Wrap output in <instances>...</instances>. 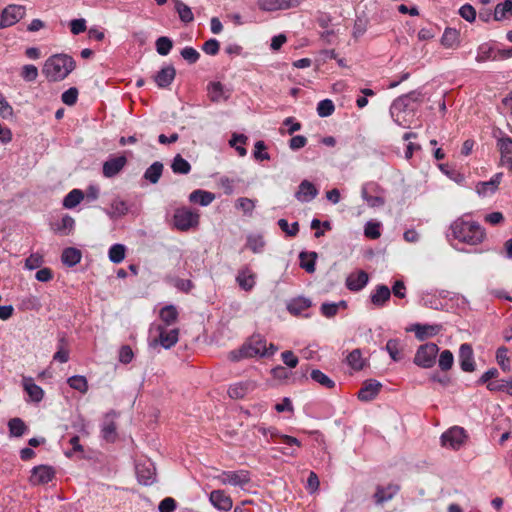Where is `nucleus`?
I'll list each match as a JSON object with an SVG mask.
<instances>
[{"instance_id":"obj_1","label":"nucleus","mask_w":512,"mask_h":512,"mask_svg":"<svg viewBox=\"0 0 512 512\" xmlns=\"http://www.w3.org/2000/svg\"><path fill=\"white\" fill-rule=\"evenodd\" d=\"M485 237V229L477 221L465 217L455 219L446 233V238L451 245H453V241H457L469 246H476L481 244Z\"/></svg>"},{"instance_id":"obj_2","label":"nucleus","mask_w":512,"mask_h":512,"mask_svg":"<svg viewBox=\"0 0 512 512\" xmlns=\"http://www.w3.org/2000/svg\"><path fill=\"white\" fill-rule=\"evenodd\" d=\"M76 63L67 54H56L50 56L43 66V74L49 81L57 82L64 80L74 69Z\"/></svg>"},{"instance_id":"obj_3","label":"nucleus","mask_w":512,"mask_h":512,"mask_svg":"<svg viewBox=\"0 0 512 512\" xmlns=\"http://www.w3.org/2000/svg\"><path fill=\"white\" fill-rule=\"evenodd\" d=\"M420 93L413 91L402 95L395 99L390 106V115L395 124L400 127H409L410 120L408 116H412L413 109L410 108L412 101L419 99Z\"/></svg>"},{"instance_id":"obj_4","label":"nucleus","mask_w":512,"mask_h":512,"mask_svg":"<svg viewBox=\"0 0 512 512\" xmlns=\"http://www.w3.org/2000/svg\"><path fill=\"white\" fill-rule=\"evenodd\" d=\"M276 351L277 347L272 343L267 346L266 339L260 334L253 335L240 349V353L245 357L272 356Z\"/></svg>"},{"instance_id":"obj_5","label":"nucleus","mask_w":512,"mask_h":512,"mask_svg":"<svg viewBox=\"0 0 512 512\" xmlns=\"http://www.w3.org/2000/svg\"><path fill=\"white\" fill-rule=\"evenodd\" d=\"M157 332V337H155L151 342V347H156L160 345L164 349H170L173 347L179 339V329H167L164 325H157L154 327Z\"/></svg>"},{"instance_id":"obj_6","label":"nucleus","mask_w":512,"mask_h":512,"mask_svg":"<svg viewBox=\"0 0 512 512\" xmlns=\"http://www.w3.org/2000/svg\"><path fill=\"white\" fill-rule=\"evenodd\" d=\"M439 347L435 343H426L421 345L416 351L414 363L422 368H431L434 366Z\"/></svg>"},{"instance_id":"obj_7","label":"nucleus","mask_w":512,"mask_h":512,"mask_svg":"<svg viewBox=\"0 0 512 512\" xmlns=\"http://www.w3.org/2000/svg\"><path fill=\"white\" fill-rule=\"evenodd\" d=\"M174 225L180 231H187L199 224V214L188 208H180L175 211Z\"/></svg>"},{"instance_id":"obj_8","label":"nucleus","mask_w":512,"mask_h":512,"mask_svg":"<svg viewBox=\"0 0 512 512\" xmlns=\"http://www.w3.org/2000/svg\"><path fill=\"white\" fill-rule=\"evenodd\" d=\"M467 439L466 431L459 426H454L445 431L441 436L442 446L453 450L460 449Z\"/></svg>"},{"instance_id":"obj_9","label":"nucleus","mask_w":512,"mask_h":512,"mask_svg":"<svg viewBox=\"0 0 512 512\" xmlns=\"http://www.w3.org/2000/svg\"><path fill=\"white\" fill-rule=\"evenodd\" d=\"M216 479L222 485H232L244 487L250 482V473L247 470L223 471L216 476Z\"/></svg>"},{"instance_id":"obj_10","label":"nucleus","mask_w":512,"mask_h":512,"mask_svg":"<svg viewBox=\"0 0 512 512\" xmlns=\"http://www.w3.org/2000/svg\"><path fill=\"white\" fill-rule=\"evenodd\" d=\"M25 15V7L8 5L0 15V29L10 27L20 21Z\"/></svg>"},{"instance_id":"obj_11","label":"nucleus","mask_w":512,"mask_h":512,"mask_svg":"<svg viewBox=\"0 0 512 512\" xmlns=\"http://www.w3.org/2000/svg\"><path fill=\"white\" fill-rule=\"evenodd\" d=\"M136 476L139 483L143 485H151L156 478V469L152 462L149 460L138 462L135 466Z\"/></svg>"},{"instance_id":"obj_12","label":"nucleus","mask_w":512,"mask_h":512,"mask_svg":"<svg viewBox=\"0 0 512 512\" xmlns=\"http://www.w3.org/2000/svg\"><path fill=\"white\" fill-rule=\"evenodd\" d=\"M55 472L52 467L39 465L32 469L30 482L33 485L47 484L54 478Z\"/></svg>"},{"instance_id":"obj_13","label":"nucleus","mask_w":512,"mask_h":512,"mask_svg":"<svg viewBox=\"0 0 512 512\" xmlns=\"http://www.w3.org/2000/svg\"><path fill=\"white\" fill-rule=\"evenodd\" d=\"M459 364L464 372H473L476 368L473 349L468 343L461 344L459 348Z\"/></svg>"},{"instance_id":"obj_14","label":"nucleus","mask_w":512,"mask_h":512,"mask_svg":"<svg viewBox=\"0 0 512 512\" xmlns=\"http://www.w3.org/2000/svg\"><path fill=\"white\" fill-rule=\"evenodd\" d=\"M497 147L501 154V165L512 170V139L508 136L499 138Z\"/></svg>"},{"instance_id":"obj_15","label":"nucleus","mask_w":512,"mask_h":512,"mask_svg":"<svg viewBox=\"0 0 512 512\" xmlns=\"http://www.w3.org/2000/svg\"><path fill=\"white\" fill-rule=\"evenodd\" d=\"M318 195V189L315 187V185L308 181L303 180L299 186L298 190L295 193V197L299 202L307 203L312 201L314 198H316Z\"/></svg>"},{"instance_id":"obj_16","label":"nucleus","mask_w":512,"mask_h":512,"mask_svg":"<svg viewBox=\"0 0 512 512\" xmlns=\"http://www.w3.org/2000/svg\"><path fill=\"white\" fill-rule=\"evenodd\" d=\"M236 282L244 291H251L256 284V274L248 266L242 267L236 276Z\"/></svg>"},{"instance_id":"obj_17","label":"nucleus","mask_w":512,"mask_h":512,"mask_svg":"<svg viewBox=\"0 0 512 512\" xmlns=\"http://www.w3.org/2000/svg\"><path fill=\"white\" fill-rule=\"evenodd\" d=\"M368 281V274L363 270H359L348 275L346 278V287L350 291L358 292L367 285Z\"/></svg>"},{"instance_id":"obj_18","label":"nucleus","mask_w":512,"mask_h":512,"mask_svg":"<svg viewBox=\"0 0 512 512\" xmlns=\"http://www.w3.org/2000/svg\"><path fill=\"white\" fill-rule=\"evenodd\" d=\"M209 500L220 511H229L233 506L231 497L223 490L212 491L209 495Z\"/></svg>"},{"instance_id":"obj_19","label":"nucleus","mask_w":512,"mask_h":512,"mask_svg":"<svg viewBox=\"0 0 512 512\" xmlns=\"http://www.w3.org/2000/svg\"><path fill=\"white\" fill-rule=\"evenodd\" d=\"M22 386L30 401L39 403L44 398V390L34 382L32 377H23Z\"/></svg>"},{"instance_id":"obj_20","label":"nucleus","mask_w":512,"mask_h":512,"mask_svg":"<svg viewBox=\"0 0 512 512\" xmlns=\"http://www.w3.org/2000/svg\"><path fill=\"white\" fill-rule=\"evenodd\" d=\"M127 159L125 156H118L110 158L103 164V175L107 178L116 176L126 165Z\"/></svg>"},{"instance_id":"obj_21","label":"nucleus","mask_w":512,"mask_h":512,"mask_svg":"<svg viewBox=\"0 0 512 512\" xmlns=\"http://www.w3.org/2000/svg\"><path fill=\"white\" fill-rule=\"evenodd\" d=\"M256 388V383L252 380H245L232 384L228 388V395L233 399H240Z\"/></svg>"},{"instance_id":"obj_22","label":"nucleus","mask_w":512,"mask_h":512,"mask_svg":"<svg viewBox=\"0 0 512 512\" xmlns=\"http://www.w3.org/2000/svg\"><path fill=\"white\" fill-rule=\"evenodd\" d=\"M502 177V173H496L489 181L479 182L476 185L477 193L482 197L494 194L498 189Z\"/></svg>"},{"instance_id":"obj_23","label":"nucleus","mask_w":512,"mask_h":512,"mask_svg":"<svg viewBox=\"0 0 512 512\" xmlns=\"http://www.w3.org/2000/svg\"><path fill=\"white\" fill-rule=\"evenodd\" d=\"M116 416L117 413L115 411H110L105 415V419L102 424V437L108 442H113L116 439V424L114 422V418Z\"/></svg>"},{"instance_id":"obj_24","label":"nucleus","mask_w":512,"mask_h":512,"mask_svg":"<svg viewBox=\"0 0 512 512\" xmlns=\"http://www.w3.org/2000/svg\"><path fill=\"white\" fill-rule=\"evenodd\" d=\"M382 385L376 380H368L358 392V398L361 401H371L379 393Z\"/></svg>"},{"instance_id":"obj_25","label":"nucleus","mask_w":512,"mask_h":512,"mask_svg":"<svg viewBox=\"0 0 512 512\" xmlns=\"http://www.w3.org/2000/svg\"><path fill=\"white\" fill-rule=\"evenodd\" d=\"M176 70L172 65L163 67L154 76V81L159 88H167L174 80Z\"/></svg>"},{"instance_id":"obj_26","label":"nucleus","mask_w":512,"mask_h":512,"mask_svg":"<svg viewBox=\"0 0 512 512\" xmlns=\"http://www.w3.org/2000/svg\"><path fill=\"white\" fill-rule=\"evenodd\" d=\"M377 188L378 186L375 183H366L362 186L361 189V196L363 200L368 204V206L372 208L380 207L385 204V200L383 197L369 195V191H374Z\"/></svg>"},{"instance_id":"obj_27","label":"nucleus","mask_w":512,"mask_h":512,"mask_svg":"<svg viewBox=\"0 0 512 512\" xmlns=\"http://www.w3.org/2000/svg\"><path fill=\"white\" fill-rule=\"evenodd\" d=\"M391 297V290L386 285H377L370 295L372 304L383 307Z\"/></svg>"},{"instance_id":"obj_28","label":"nucleus","mask_w":512,"mask_h":512,"mask_svg":"<svg viewBox=\"0 0 512 512\" xmlns=\"http://www.w3.org/2000/svg\"><path fill=\"white\" fill-rule=\"evenodd\" d=\"M441 329L442 326L439 324H415L413 328L416 338L420 341H423L428 337L437 335L441 331Z\"/></svg>"},{"instance_id":"obj_29","label":"nucleus","mask_w":512,"mask_h":512,"mask_svg":"<svg viewBox=\"0 0 512 512\" xmlns=\"http://www.w3.org/2000/svg\"><path fill=\"white\" fill-rule=\"evenodd\" d=\"M400 487L397 484H389L386 487L378 486L374 494L376 503L382 504L391 500L399 491Z\"/></svg>"},{"instance_id":"obj_30","label":"nucleus","mask_w":512,"mask_h":512,"mask_svg":"<svg viewBox=\"0 0 512 512\" xmlns=\"http://www.w3.org/2000/svg\"><path fill=\"white\" fill-rule=\"evenodd\" d=\"M441 44L445 48H457L460 44V32L455 28L447 27L441 37Z\"/></svg>"},{"instance_id":"obj_31","label":"nucleus","mask_w":512,"mask_h":512,"mask_svg":"<svg viewBox=\"0 0 512 512\" xmlns=\"http://www.w3.org/2000/svg\"><path fill=\"white\" fill-rule=\"evenodd\" d=\"M214 200H215L214 193H212L210 191L202 190V189L194 190L189 195L190 202L198 203L199 205H201L203 207L210 205Z\"/></svg>"},{"instance_id":"obj_32","label":"nucleus","mask_w":512,"mask_h":512,"mask_svg":"<svg viewBox=\"0 0 512 512\" xmlns=\"http://www.w3.org/2000/svg\"><path fill=\"white\" fill-rule=\"evenodd\" d=\"M82 258L81 251L74 247L65 248L61 255V261L68 267L77 265Z\"/></svg>"},{"instance_id":"obj_33","label":"nucleus","mask_w":512,"mask_h":512,"mask_svg":"<svg viewBox=\"0 0 512 512\" xmlns=\"http://www.w3.org/2000/svg\"><path fill=\"white\" fill-rule=\"evenodd\" d=\"M311 306V300L306 297H297L287 304V310L293 315H299Z\"/></svg>"},{"instance_id":"obj_34","label":"nucleus","mask_w":512,"mask_h":512,"mask_svg":"<svg viewBox=\"0 0 512 512\" xmlns=\"http://www.w3.org/2000/svg\"><path fill=\"white\" fill-rule=\"evenodd\" d=\"M163 164L159 161L152 163L144 172V179L150 182L151 184H156L162 173H163Z\"/></svg>"},{"instance_id":"obj_35","label":"nucleus","mask_w":512,"mask_h":512,"mask_svg":"<svg viewBox=\"0 0 512 512\" xmlns=\"http://www.w3.org/2000/svg\"><path fill=\"white\" fill-rule=\"evenodd\" d=\"M316 259H317L316 252L302 251L299 254L300 267L302 269H304L307 273H313L315 271Z\"/></svg>"},{"instance_id":"obj_36","label":"nucleus","mask_w":512,"mask_h":512,"mask_svg":"<svg viewBox=\"0 0 512 512\" xmlns=\"http://www.w3.org/2000/svg\"><path fill=\"white\" fill-rule=\"evenodd\" d=\"M257 7L264 12H275L286 10L284 0H257Z\"/></svg>"},{"instance_id":"obj_37","label":"nucleus","mask_w":512,"mask_h":512,"mask_svg":"<svg viewBox=\"0 0 512 512\" xmlns=\"http://www.w3.org/2000/svg\"><path fill=\"white\" fill-rule=\"evenodd\" d=\"M129 207L126 201L116 198L111 202L110 211L107 214L111 218H120L128 213Z\"/></svg>"},{"instance_id":"obj_38","label":"nucleus","mask_w":512,"mask_h":512,"mask_svg":"<svg viewBox=\"0 0 512 512\" xmlns=\"http://www.w3.org/2000/svg\"><path fill=\"white\" fill-rule=\"evenodd\" d=\"M178 310L174 305H166L164 306L159 313V317L165 326H170L174 324L178 319Z\"/></svg>"},{"instance_id":"obj_39","label":"nucleus","mask_w":512,"mask_h":512,"mask_svg":"<svg viewBox=\"0 0 512 512\" xmlns=\"http://www.w3.org/2000/svg\"><path fill=\"white\" fill-rule=\"evenodd\" d=\"M8 429L11 437H21L27 432L28 427L21 418L15 417L9 420Z\"/></svg>"},{"instance_id":"obj_40","label":"nucleus","mask_w":512,"mask_h":512,"mask_svg":"<svg viewBox=\"0 0 512 512\" xmlns=\"http://www.w3.org/2000/svg\"><path fill=\"white\" fill-rule=\"evenodd\" d=\"M171 169L175 174L186 175L191 171V165L180 154H177L172 160Z\"/></svg>"},{"instance_id":"obj_41","label":"nucleus","mask_w":512,"mask_h":512,"mask_svg":"<svg viewBox=\"0 0 512 512\" xmlns=\"http://www.w3.org/2000/svg\"><path fill=\"white\" fill-rule=\"evenodd\" d=\"M487 389L491 392H506L512 395V381L510 379H501L487 384Z\"/></svg>"},{"instance_id":"obj_42","label":"nucleus","mask_w":512,"mask_h":512,"mask_svg":"<svg viewBox=\"0 0 512 512\" xmlns=\"http://www.w3.org/2000/svg\"><path fill=\"white\" fill-rule=\"evenodd\" d=\"M84 198V194L79 189L71 190L63 200V206L67 209L76 207Z\"/></svg>"},{"instance_id":"obj_43","label":"nucleus","mask_w":512,"mask_h":512,"mask_svg":"<svg viewBox=\"0 0 512 512\" xmlns=\"http://www.w3.org/2000/svg\"><path fill=\"white\" fill-rule=\"evenodd\" d=\"M246 245L253 253H262L265 247V240L262 235L251 234L247 237Z\"/></svg>"},{"instance_id":"obj_44","label":"nucleus","mask_w":512,"mask_h":512,"mask_svg":"<svg viewBox=\"0 0 512 512\" xmlns=\"http://www.w3.org/2000/svg\"><path fill=\"white\" fill-rule=\"evenodd\" d=\"M508 15H512V0H505L496 5L494 10V20L501 21Z\"/></svg>"},{"instance_id":"obj_45","label":"nucleus","mask_w":512,"mask_h":512,"mask_svg":"<svg viewBox=\"0 0 512 512\" xmlns=\"http://www.w3.org/2000/svg\"><path fill=\"white\" fill-rule=\"evenodd\" d=\"M67 383L72 389L77 390L82 394H85L88 391V382L85 376H71L68 378Z\"/></svg>"},{"instance_id":"obj_46","label":"nucleus","mask_w":512,"mask_h":512,"mask_svg":"<svg viewBox=\"0 0 512 512\" xmlns=\"http://www.w3.org/2000/svg\"><path fill=\"white\" fill-rule=\"evenodd\" d=\"M208 95L213 102H219L227 98L224 95V86L220 82H212L208 85Z\"/></svg>"},{"instance_id":"obj_47","label":"nucleus","mask_w":512,"mask_h":512,"mask_svg":"<svg viewBox=\"0 0 512 512\" xmlns=\"http://www.w3.org/2000/svg\"><path fill=\"white\" fill-rule=\"evenodd\" d=\"M476 61L478 63L486 62L490 59H496V56H493V48L488 43H483L477 48Z\"/></svg>"},{"instance_id":"obj_48","label":"nucleus","mask_w":512,"mask_h":512,"mask_svg":"<svg viewBox=\"0 0 512 512\" xmlns=\"http://www.w3.org/2000/svg\"><path fill=\"white\" fill-rule=\"evenodd\" d=\"M175 9L179 15V18L184 23H190L193 21L194 16L192 10L189 6L184 4L183 2L177 0L175 2Z\"/></svg>"},{"instance_id":"obj_49","label":"nucleus","mask_w":512,"mask_h":512,"mask_svg":"<svg viewBox=\"0 0 512 512\" xmlns=\"http://www.w3.org/2000/svg\"><path fill=\"white\" fill-rule=\"evenodd\" d=\"M125 246L122 244H114L109 248L108 257L112 263L118 264L125 258Z\"/></svg>"},{"instance_id":"obj_50","label":"nucleus","mask_w":512,"mask_h":512,"mask_svg":"<svg viewBox=\"0 0 512 512\" xmlns=\"http://www.w3.org/2000/svg\"><path fill=\"white\" fill-rule=\"evenodd\" d=\"M385 350L388 352L389 356L393 361H400L402 359L401 356V348L400 341L397 339H390L387 341Z\"/></svg>"},{"instance_id":"obj_51","label":"nucleus","mask_w":512,"mask_h":512,"mask_svg":"<svg viewBox=\"0 0 512 512\" xmlns=\"http://www.w3.org/2000/svg\"><path fill=\"white\" fill-rule=\"evenodd\" d=\"M348 365L354 370H361L364 366V360L360 349H354L347 356Z\"/></svg>"},{"instance_id":"obj_52","label":"nucleus","mask_w":512,"mask_h":512,"mask_svg":"<svg viewBox=\"0 0 512 512\" xmlns=\"http://www.w3.org/2000/svg\"><path fill=\"white\" fill-rule=\"evenodd\" d=\"M310 376H311L312 380L319 383L323 387L331 389V388H334V386H335V382L331 378H329L326 374H324L322 371H320L318 369L312 370Z\"/></svg>"},{"instance_id":"obj_53","label":"nucleus","mask_w":512,"mask_h":512,"mask_svg":"<svg viewBox=\"0 0 512 512\" xmlns=\"http://www.w3.org/2000/svg\"><path fill=\"white\" fill-rule=\"evenodd\" d=\"M256 206V202L253 199L247 197H240L237 199L235 207L243 211L245 215L251 216Z\"/></svg>"},{"instance_id":"obj_54","label":"nucleus","mask_w":512,"mask_h":512,"mask_svg":"<svg viewBox=\"0 0 512 512\" xmlns=\"http://www.w3.org/2000/svg\"><path fill=\"white\" fill-rule=\"evenodd\" d=\"M156 51L161 56H166L170 53L173 42L170 38L166 36H161L156 40Z\"/></svg>"},{"instance_id":"obj_55","label":"nucleus","mask_w":512,"mask_h":512,"mask_svg":"<svg viewBox=\"0 0 512 512\" xmlns=\"http://www.w3.org/2000/svg\"><path fill=\"white\" fill-rule=\"evenodd\" d=\"M74 225L75 220L71 216L65 215L62 217L60 223L55 227V231L63 235H68L73 230Z\"/></svg>"},{"instance_id":"obj_56","label":"nucleus","mask_w":512,"mask_h":512,"mask_svg":"<svg viewBox=\"0 0 512 512\" xmlns=\"http://www.w3.org/2000/svg\"><path fill=\"white\" fill-rule=\"evenodd\" d=\"M335 106L332 100H321L317 105V113L320 117H328L333 114Z\"/></svg>"},{"instance_id":"obj_57","label":"nucleus","mask_w":512,"mask_h":512,"mask_svg":"<svg viewBox=\"0 0 512 512\" xmlns=\"http://www.w3.org/2000/svg\"><path fill=\"white\" fill-rule=\"evenodd\" d=\"M454 363V357L450 350H444L439 356V367L443 371L450 370Z\"/></svg>"},{"instance_id":"obj_58","label":"nucleus","mask_w":512,"mask_h":512,"mask_svg":"<svg viewBox=\"0 0 512 512\" xmlns=\"http://www.w3.org/2000/svg\"><path fill=\"white\" fill-rule=\"evenodd\" d=\"M364 235L370 239H378L381 236L380 223L368 221L365 224Z\"/></svg>"},{"instance_id":"obj_59","label":"nucleus","mask_w":512,"mask_h":512,"mask_svg":"<svg viewBox=\"0 0 512 512\" xmlns=\"http://www.w3.org/2000/svg\"><path fill=\"white\" fill-rule=\"evenodd\" d=\"M20 75L25 81L33 82L38 77V69L35 65L27 64L22 67Z\"/></svg>"},{"instance_id":"obj_60","label":"nucleus","mask_w":512,"mask_h":512,"mask_svg":"<svg viewBox=\"0 0 512 512\" xmlns=\"http://www.w3.org/2000/svg\"><path fill=\"white\" fill-rule=\"evenodd\" d=\"M66 344L65 337L59 339V347L57 352L54 354L53 359L60 363H66L69 360V351L64 348Z\"/></svg>"},{"instance_id":"obj_61","label":"nucleus","mask_w":512,"mask_h":512,"mask_svg":"<svg viewBox=\"0 0 512 512\" xmlns=\"http://www.w3.org/2000/svg\"><path fill=\"white\" fill-rule=\"evenodd\" d=\"M278 225H279L280 229L290 237L296 236L299 232L298 222H294L291 225H289V223L286 219H279Z\"/></svg>"},{"instance_id":"obj_62","label":"nucleus","mask_w":512,"mask_h":512,"mask_svg":"<svg viewBox=\"0 0 512 512\" xmlns=\"http://www.w3.org/2000/svg\"><path fill=\"white\" fill-rule=\"evenodd\" d=\"M181 56L190 64L196 63L200 58L199 52L193 47L188 46L181 50Z\"/></svg>"},{"instance_id":"obj_63","label":"nucleus","mask_w":512,"mask_h":512,"mask_svg":"<svg viewBox=\"0 0 512 512\" xmlns=\"http://www.w3.org/2000/svg\"><path fill=\"white\" fill-rule=\"evenodd\" d=\"M219 49H220L219 41L214 38L207 40L206 42H204V44L202 46V50L206 54L211 55V56L217 55L219 52Z\"/></svg>"},{"instance_id":"obj_64","label":"nucleus","mask_w":512,"mask_h":512,"mask_svg":"<svg viewBox=\"0 0 512 512\" xmlns=\"http://www.w3.org/2000/svg\"><path fill=\"white\" fill-rule=\"evenodd\" d=\"M177 507V503L174 498H164L158 506L159 512H174Z\"/></svg>"}]
</instances>
